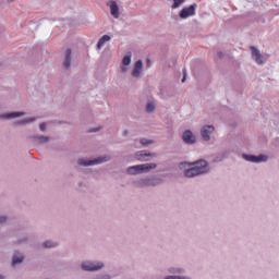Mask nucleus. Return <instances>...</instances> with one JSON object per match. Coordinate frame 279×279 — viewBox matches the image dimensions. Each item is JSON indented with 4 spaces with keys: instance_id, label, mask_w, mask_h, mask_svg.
Returning a JSON list of instances; mask_svg holds the SVG:
<instances>
[{
    "instance_id": "f257e3e1",
    "label": "nucleus",
    "mask_w": 279,
    "mask_h": 279,
    "mask_svg": "<svg viewBox=\"0 0 279 279\" xmlns=\"http://www.w3.org/2000/svg\"><path fill=\"white\" fill-rule=\"evenodd\" d=\"M112 160V157L110 155H105L92 160L80 158L77 160V165L80 167H95V165H104V162H110Z\"/></svg>"
},
{
    "instance_id": "f03ea898",
    "label": "nucleus",
    "mask_w": 279,
    "mask_h": 279,
    "mask_svg": "<svg viewBox=\"0 0 279 279\" xmlns=\"http://www.w3.org/2000/svg\"><path fill=\"white\" fill-rule=\"evenodd\" d=\"M106 267L104 262L99 260H85L81 264V269L83 271H99Z\"/></svg>"
},
{
    "instance_id": "7ed1b4c3",
    "label": "nucleus",
    "mask_w": 279,
    "mask_h": 279,
    "mask_svg": "<svg viewBox=\"0 0 279 279\" xmlns=\"http://www.w3.org/2000/svg\"><path fill=\"white\" fill-rule=\"evenodd\" d=\"M197 14V3H193L190 7L183 8L179 12L180 19H191V16H195Z\"/></svg>"
},
{
    "instance_id": "20e7f679",
    "label": "nucleus",
    "mask_w": 279,
    "mask_h": 279,
    "mask_svg": "<svg viewBox=\"0 0 279 279\" xmlns=\"http://www.w3.org/2000/svg\"><path fill=\"white\" fill-rule=\"evenodd\" d=\"M157 157H158L157 153H147L146 150H138L135 154V158L140 162H149V160H151V158H157Z\"/></svg>"
},
{
    "instance_id": "39448f33",
    "label": "nucleus",
    "mask_w": 279,
    "mask_h": 279,
    "mask_svg": "<svg viewBox=\"0 0 279 279\" xmlns=\"http://www.w3.org/2000/svg\"><path fill=\"white\" fill-rule=\"evenodd\" d=\"M194 169L198 172L199 175H204V173H208L210 171L208 167V161L204 159H199L197 161H194L193 163Z\"/></svg>"
},
{
    "instance_id": "423d86ee",
    "label": "nucleus",
    "mask_w": 279,
    "mask_h": 279,
    "mask_svg": "<svg viewBox=\"0 0 279 279\" xmlns=\"http://www.w3.org/2000/svg\"><path fill=\"white\" fill-rule=\"evenodd\" d=\"M143 69H144L143 60L140 59L133 65L131 77H134V80H141V77H143Z\"/></svg>"
},
{
    "instance_id": "0eeeda50",
    "label": "nucleus",
    "mask_w": 279,
    "mask_h": 279,
    "mask_svg": "<svg viewBox=\"0 0 279 279\" xmlns=\"http://www.w3.org/2000/svg\"><path fill=\"white\" fill-rule=\"evenodd\" d=\"M251 56L256 64H265V62H267V58H265V56L260 53V50L254 46H251Z\"/></svg>"
},
{
    "instance_id": "6e6552de",
    "label": "nucleus",
    "mask_w": 279,
    "mask_h": 279,
    "mask_svg": "<svg viewBox=\"0 0 279 279\" xmlns=\"http://www.w3.org/2000/svg\"><path fill=\"white\" fill-rule=\"evenodd\" d=\"M242 158L246 160V162H254L255 165H259L260 162H267V156L265 155L255 156L243 154Z\"/></svg>"
},
{
    "instance_id": "1a4fd4ad",
    "label": "nucleus",
    "mask_w": 279,
    "mask_h": 279,
    "mask_svg": "<svg viewBox=\"0 0 279 279\" xmlns=\"http://www.w3.org/2000/svg\"><path fill=\"white\" fill-rule=\"evenodd\" d=\"M182 141L185 145H195V143H197V137L193 134V131L185 130L182 134Z\"/></svg>"
},
{
    "instance_id": "9d476101",
    "label": "nucleus",
    "mask_w": 279,
    "mask_h": 279,
    "mask_svg": "<svg viewBox=\"0 0 279 279\" xmlns=\"http://www.w3.org/2000/svg\"><path fill=\"white\" fill-rule=\"evenodd\" d=\"M215 132V125H203L201 128V136L203 138V141H205L206 143H208V141H210V134H213Z\"/></svg>"
},
{
    "instance_id": "9b49d317",
    "label": "nucleus",
    "mask_w": 279,
    "mask_h": 279,
    "mask_svg": "<svg viewBox=\"0 0 279 279\" xmlns=\"http://www.w3.org/2000/svg\"><path fill=\"white\" fill-rule=\"evenodd\" d=\"M71 62H73V50H71V48H68L64 51V57L62 62V66L63 69H65V71H69V69H71Z\"/></svg>"
},
{
    "instance_id": "f8f14e48",
    "label": "nucleus",
    "mask_w": 279,
    "mask_h": 279,
    "mask_svg": "<svg viewBox=\"0 0 279 279\" xmlns=\"http://www.w3.org/2000/svg\"><path fill=\"white\" fill-rule=\"evenodd\" d=\"M130 64H132V52L129 51L122 59V65L120 66L122 73L130 71Z\"/></svg>"
},
{
    "instance_id": "ddd939ff",
    "label": "nucleus",
    "mask_w": 279,
    "mask_h": 279,
    "mask_svg": "<svg viewBox=\"0 0 279 279\" xmlns=\"http://www.w3.org/2000/svg\"><path fill=\"white\" fill-rule=\"evenodd\" d=\"M19 117H25V112L13 111V112L0 113V119L3 121H10L11 119H19Z\"/></svg>"
},
{
    "instance_id": "4468645a",
    "label": "nucleus",
    "mask_w": 279,
    "mask_h": 279,
    "mask_svg": "<svg viewBox=\"0 0 279 279\" xmlns=\"http://www.w3.org/2000/svg\"><path fill=\"white\" fill-rule=\"evenodd\" d=\"M107 5L108 8H110L111 16H113V19H119V16H121V13L119 12V4L117 3V1L110 0Z\"/></svg>"
},
{
    "instance_id": "2eb2a0df",
    "label": "nucleus",
    "mask_w": 279,
    "mask_h": 279,
    "mask_svg": "<svg viewBox=\"0 0 279 279\" xmlns=\"http://www.w3.org/2000/svg\"><path fill=\"white\" fill-rule=\"evenodd\" d=\"M157 167H158V165H156L154 162L137 165L140 174L141 173H149V171H153V169H157Z\"/></svg>"
},
{
    "instance_id": "dca6fc26",
    "label": "nucleus",
    "mask_w": 279,
    "mask_h": 279,
    "mask_svg": "<svg viewBox=\"0 0 279 279\" xmlns=\"http://www.w3.org/2000/svg\"><path fill=\"white\" fill-rule=\"evenodd\" d=\"M23 260H25V255H23V253H21L20 251H14L11 262L12 267L21 265Z\"/></svg>"
},
{
    "instance_id": "f3484780",
    "label": "nucleus",
    "mask_w": 279,
    "mask_h": 279,
    "mask_svg": "<svg viewBox=\"0 0 279 279\" xmlns=\"http://www.w3.org/2000/svg\"><path fill=\"white\" fill-rule=\"evenodd\" d=\"M33 143H36V145H45L49 141V136L45 135H33L32 137Z\"/></svg>"
},
{
    "instance_id": "a211bd4d",
    "label": "nucleus",
    "mask_w": 279,
    "mask_h": 279,
    "mask_svg": "<svg viewBox=\"0 0 279 279\" xmlns=\"http://www.w3.org/2000/svg\"><path fill=\"white\" fill-rule=\"evenodd\" d=\"M186 270H184V268L182 267H178V266H171L168 268V274H172L173 276H181L182 274H185Z\"/></svg>"
},
{
    "instance_id": "6ab92c4d",
    "label": "nucleus",
    "mask_w": 279,
    "mask_h": 279,
    "mask_svg": "<svg viewBox=\"0 0 279 279\" xmlns=\"http://www.w3.org/2000/svg\"><path fill=\"white\" fill-rule=\"evenodd\" d=\"M133 184H134V186H136V189L148 187L147 178H142V179L134 180Z\"/></svg>"
},
{
    "instance_id": "aec40b11",
    "label": "nucleus",
    "mask_w": 279,
    "mask_h": 279,
    "mask_svg": "<svg viewBox=\"0 0 279 279\" xmlns=\"http://www.w3.org/2000/svg\"><path fill=\"white\" fill-rule=\"evenodd\" d=\"M148 187L149 186H160L162 184V179L158 177L147 178Z\"/></svg>"
},
{
    "instance_id": "412c9836",
    "label": "nucleus",
    "mask_w": 279,
    "mask_h": 279,
    "mask_svg": "<svg viewBox=\"0 0 279 279\" xmlns=\"http://www.w3.org/2000/svg\"><path fill=\"white\" fill-rule=\"evenodd\" d=\"M185 178H195L199 175V172L194 168V166L190 169L184 170Z\"/></svg>"
},
{
    "instance_id": "4be33fe9",
    "label": "nucleus",
    "mask_w": 279,
    "mask_h": 279,
    "mask_svg": "<svg viewBox=\"0 0 279 279\" xmlns=\"http://www.w3.org/2000/svg\"><path fill=\"white\" fill-rule=\"evenodd\" d=\"M36 121V118H26L23 120H17L14 122V125H27L29 123H34Z\"/></svg>"
},
{
    "instance_id": "5701e85b",
    "label": "nucleus",
    "mask_w": 279,
    "mask_h": 279,
    "mask_svg": "<svg viewBox=\"0 0 279 279\" xmlns=\"http://www.w3.org/2000/svg\"><path fill=\"white\" fill-rule=\"evenodd\" d=\"M14 243L15 245H27V243H29V236L23 234L22 238H19Z\"/></svg>"
},
{
    "instance_id": "b1692460",
    "label": "nucleus",
    "mask_w": 279,
    "mask_h": 279,
    "mask_svg": "<svg viewBox=\"0 0 279 279\" xmlns=\"http://www.w3.org/2000/svg\"><path fill=\"white\" fill-rule=\"evenodd\" d=\"M43 247L45 250H51L53 247H58V242L51 241V240H47L43 243Z\"/></svg>"
},
{
    "instance_id": "393cba45",
    "label": "nucleus",
    "mask_w": 279,
    "mask_h": 279,
    "mask_svg": "<svg viewBox=\"0 0 279 279\" xmlns=\"http://www.w3.org/2000/svg\"><path fill=\"white\" fill-rule=\"evenodd\" d=\"M110 41V36L109 35H104L97 43V49H101L106 43Z\"/></svg>"
},
{
    "instance_id": "a878e982",
    "label": "nucleus",
    "mask_w": 279,
    "mask_h": 279,
    "mask_svg": "<svg viewBox=\"0 0 279 279\" xmlns=\"http://www.w3.org/2000/svg\"><path fill=\"white\" fill-rule=\"evenodd\" d=\"M146 112H148V114L156 112V102L155 101H148L146 104Z\"/></svg>"
},
{
    "instance_id": "bb28decb",
    "label": "nucleus",
    "mask_w": 279,
    "mask_h": 279,
    "mask_svg": "<svg viewBox=\"0 0 279 279\" xmlns=\"http://www.w3.org/2000/svg\"><path fill=\"white\" fill-rule=\"evenodd\" d=\"M126 173L129 175H138L140 174V172H138V165L129 167L126 169Z\"/></svg>"
},
{
    "instance_id": "cd10ccee",
    "label": "nucleus",
    "mask_w": 279,
    "mask_h": 279,
    "mask_svg": "<svg viewBox=\"0 0 279 279\" xmlns=\"http://www.w3.org/2000/svg\"><path fill=\"white\" fill-rule=\"evenodd\" d=\"M173 3L171 4V9L172 10H178V8L182 7L183 3L186 1V0H172Z\"/></svg>"
},
{
    "instance_id": "c85d7f7f",
    "label": "nucleus",
    "mask_w": 279,
    "mask_h": 279,
    "mask_svg": "<svg viewBox=\"0 0 279 279\" xmlns=\"http://www.w3.org/2000/svg\"><path fill=\"white\" fill-rule=\"evenodd\" d=\"M140 143L143 147H149V145H154L155 142L154 140L141 138Z\"/></svg>"
},
{
    "instance_id": "c756f323",
    "label": "nucleus",
    "mask_w": 279,
    "mask_h": 279,
    "mask_svg": "<svg viewBox=\"0 0 279 279\" xmlns=\"http://www.w3.org/2000/svg\"><path fill=\"white\" fill-rule=\"evenodd\" d=\"M163 279H191V277H184V276H166Z\"/></svg>"
},
{
    "instance_id": "7c9ffc66",
    "label": "nucleus",
    "mask_w": 279,
    "mask_h": 279,
    "mask_svg": "<svg viewBox=\"0 0 279 279\" xmlns=\"http://www.w3.org/2000/svg\"><path fill=\"white\" fill-rule=\"evenodd\" d=\"M39 130H40V132H45V130H47V124L45 122L40 123Z\"/></svg>"
},
{
    "instance_id": "2f4dec72",
    "label": "nucleus",
    "mask_w": 279,
    "mask_h": 279,
    "mask_svg": "<svg viewBox=\"0 0 279 279\" xmlns=\"http://www.w3.org/2000/svg\"><path fill=\"white\" fill-rule=\"evenodd\" d=\"M5 221H8V217L7 216H0V226H3V223H5Z\"/></svg>"
},
{
    "instance_id": "473e14b6",
    "label": "nucleus",
    "mask_w": 279,
    "mask_h": 279,
    "mask_svg": "<svg viewBox=\"0 0 279 279\" xmlns=\"http://www.w3.org/2000/svg\"><path fill=\"white\" fill-rule=\"evenodd\" d=\"M182 84L186 82V72H183V78L181 80Z\"/></svg>"
},
{
    "instance_id": "72a5a7b5",
    "label": "nucleus",
    "mask_w": 279,
    "mask_h": 279,
    "mask_svg": "<svg viewBox=\"0 0 279 279\" xmlns=\"http://www.w3.org/2000/svg\"><path fill=\"white\" fill-rule=\"evenodd\" d=\"M218 58L221 60L223 58V53L221 51L218 52Z\"/></svg>"
},
{
    "instance_id": "f704fd0d",
    "label": "nucleus",
    "mask_w": 279,
    "mask_h": 279,
    "mask_svg": "<svg viewBox=\"0 0 279 279\" xmlns=\"http://www.w3.org/2000/svg\"><path fill=\"white\" fill-rule=\"evenodd\" d=\"M122 134H123V136H128V134H129L128 130H124Z\"/></svg>"
},
{
    "instance_id": "c9c22d12",
    "label": "nucleus",
    "mask_w": 279,
    "mask_h": 279,
    "mask_svg": "<svg viewBox=\"0 0 279 279\" xmlns=\"http://www.w3.org/2000/svg\"><path fill=\"white\" fill-rule=\"evenodd\" d=\"M0 279H5V276H3V275H0Z\"/></svg>"
},
{
    "instance_id": "e433bc0d",
    "label": "nucleus",
    "mask_w": 279,
    "mask_h": 279,
    "mask_svg": "<svg viewBox=\"0 0 279 279\" xmlns=\"http://www.w3.org/2000/svg\"><path fill=\"white\" fill-rule=\"evenodd\" d=\"M14 0H8V3H12Z\"/></svg>"
}]
</instances>
